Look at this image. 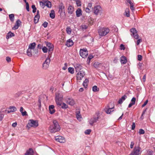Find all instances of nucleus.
Segmentation results:
<instances>
[{
    "label": "nucleus",
    "instance_id": "1",
    "mask_svg": "<svg viewBox=\"0 0 155 155\" xmlns=\"http://www.w3.org/2000/svg\"><path fill=\"white\" fill-rule=\"evenodd\" d=\"M53 124L49 128L50 132L52 133H55L59 131L61 127L57 120H53Z\"/></svg>",
    "mask_w": 155,
    "mask_h": 155
},
{
    "label": "nucleus",
    "instance_id": "2",
    "mask_svg": "<svg viewBox=\"0 0 155 155\" xmlns=\"http://www.w3.org/2000/svg\"><path fill=\"white\" fill-rule=\"evenodd\" d=\"M55 101L57 104L59 106H61V101L63 99V95L62 93H55Z\"/></svg>",
    "mask_w": 155,
    "mask_h": 155
},
{
    "label": "nucleus",
    "instance_id": "3",
    "mask_svg": "<svg viewBox=\"0 0 155 155\" xmlns=\"http://www.w3.org/2000/svg\"><path fill=\"white\" fill-rule=\"evenodd\" d=\"M38 125V121L37 120H34L33 119L29 120L28 123L27 125V127L30 128L31 127L36 128Z\"/></svg>",
    "mask_w": 155,
    "mask_h": 155
},
{
    "label": "nucleus",
    "instance_id": "4",
    "mask_svg": "<svg viewBox=\"0 0 155 155\" xmlns=\"http://www.w3.org/2000/svg\"><path fill=\"white\" fill-rule=\"evenodd\" d=\"M109 29L107 28H99L98 33L99 35L101 36H105L109 32Z\"/></svg>",
    "mask_w": 155,
    "mask_h": 155
},
{
    "label": "nucleus",
    "instance_id": "5",
    "mask_svg": "<svg viewBox=\"0 0 155 155\" xmlns=\"http://www.w3.org/2000/svg\"><path fill=\"white\" fill-rule=\"evenodd\" d=\"M100 115L99 114L96 113L95 115L93 117L91 118L89 121V124L91 126H93V124L97 122L99 119Z\"/></svg>",
    "mask_w": 155,
    "mask_h": 155
},
{
    "label": "nucleus",
    "instance_id": "6",
    "mask_svg": "<svg viewBox=\"0 0 155 155\" xmlns=\"http://www.w3.org/2000/svg\"><path fill=\"white\" fill-rule=\"evenodd\" d=\"M40 4L43 8L45 6L49 8L51 7V2L48 0H43L40 2Z\"/></svg>",
    "mask_w": 155,
    "mask_h": 155
},
{
    "label": "nucleus",
    "instance_id": "7",
    "mask_svg": "<svg viewBox=\"0 0 155 155\" xmlns=\"http://www.w3.org/2000/svg\"><path fill=\"white\" fill-rule=\"evenodd\" d=\"M140 148L139 147H135L130 155H139L140 153Z\"/></svg>",
    "mask_w": 155,
    "mask_h": 155
},
{
    "label": "nucleus",
    "instance_id": "8",
    "mask_svg": "<svg viewBox=\"0 0 155 155\" xmlns=\"http://www.w3.org/2000/svg\"><path fill=\"white\" fill-rule=\"evenodd\" d=\"M80 55L83 58H86L88 54V51L86 48L81 49L79 51Z\"/></svg>",
    "mask_w": 155,
    "mask_h": 155
},
{
    "label": "nucleus",
    "instance_id": "9",
    "mask_svg": "<svg viewBox=\"0 0 155 155\" xmlns=\"http://www.w3.org/2000/svg\"><path fill=\"white\" fill-rule=\"evenodd\" d=\"M46 46L48 48V53L49 54H51L53 52L54 49V45L51 43L48 42H45Z\"/></svg>",
    "mask_w": 155,
    "mask_h": 155
},
{
    "label": "nucleus",
    "instance_id": "10",
    "mask_svg": "<svg viewBox=\"0 0 155 155\" xmlns=\"http://www.w3.org/2000/svg\"><path fill=\"white\" fill-rule=\"evenodd\" d=\"M130 31L131 33V35L132 36H134V38L136 39H138L139 38V35L137 34V31L135 28H133L130 30Z\"/></svg>",
    "mask_w": 155,
    "mask_h": 155
},
{
    "label": "nucleus",
    "instance_id": "11",
    "mask_svg": "<svg viewBox=\"0 0 155 155\" xmlns=\"http://www.w3.org/2000/svg\"><path fill=\"white\" fill-rule=\"evenodd\" d=\"M85 75V72L83 71H79L77 74V79L81 80Z\"/></svg>",
    "mask_w": 155,
    "mask_h": 155
},
{
    "label": "nucleus",
    "instance_id": "12",
    "mask_svg": "<svg viewBox=\"0 0 155 155\" xmlns=\"http://www.w3.org/2000/svg\"><path fill=\"white\" fill-rule=\"evenodd\" d=\"M101 8L100 5H96L94 7V13L95 15H97L101 12Z\"/></svg>",
    "mask_w": 155,
    "mask_h": 155
},
{
    "label": "nucleus",
    "instance_id": "13",
    "mask_svg": "<svg viewBox=\"0 0 155 155\" xmlns=\"http://www.w3.org/2000/svg\"><path fill=\"white\" fill-rule=\"evenodd\" d=\"M55 140L57 142L61 143H64L65 142V140L63 137L61 136H57L55 137Z\"/></svg>",
    "mask_w": 155,
    "mask_h": 155
},
{
    "label": "nucleus",
    "instance_id": "14",
    "mask_svg": "<svg viewBox=\"0 0 155 155\" xmlns=\"http://www.w3.org/2000/svg\"><path fill=\"white\" fill-rule=\"evenodd\" d=\"M21 22L19 19H18L16 21V23L15 25L12 27V29L16 30L18 29L19 26L21 25Z\"/></svg>",
    "mask_w": 155,
    "mask_h": 155
},
{
    "label": "nucleus",
    "instance_id": "15",
    "mask_svg": "<svg viewBox=\"0 0 155 155\" xmlns=\"http://www.w3.org/2000/svg\"><path fill=\"white\" fill-rule=\"evenodd\" d=\"M59 11L58 13H64V6L62 3H61L59 5L58 7Z\"/></svg>",
    "mask_w": 155,
    "mask_h": 155
},
{
    "label": "nucleus",
    "instance_id": "16",
    "mask_svg": "<svg viewBox=\"0 0 155 155\" xmlns=\"http://www.w3.org/2000/svg\"><path fill=\"white\" fill-rule=\"evenodd\" d=\"M66 103L71 106H73L75 104L74 100L71 98H68L66 99Z\"/></svg>",
    "mask_w": 155,
    "mask_h": 155
},
{
    "label": "nucleus",
    "instance_id": "17",
    "mask_svg": "<svg viewBox=\"0 0 155 155\" xmlns=\"http://www.w3.org/2000/svg\"><path fill=\"white\" fill-rule=\"evenodd\" d=\"M10 110H6L5 111L7 113L12 112L17 110L16 108L14 106H10L9 108Z\"/></svg>",
    "mask_w": 155,
    "mask_h": 155
},
{
    "label": "nucleus",
    "instance_id": "18",
    "mask_svg": "<svg viewBox=\"0 0 155 155\" xmlns=\"http://www.w3.org/2000/svg\"><path fill=\"white\" fill-rule=\"evenodd\" d=\"M54 108V105H51L49 107V113L51 114H53L55 111Z\"/></svg>",
    "mask_w": 155,
    "mask_h": 155
},
{
    "label": "nucleus",
    "instance_id": "19",
    "mask_svg": "<svg viewBox=\"0 0 155 155\" xmlns=\"http://www.w3.org/2000/svg\"><path fill=\"white\" fill-rule=\"evenodd\" d=\"M74 67L75 68L76 72L79 71L82 69V67L81 65L79 64H75Z\"/></svg>",
    "mask_w": 155,
    "mask_h": 155
},
{
    "label": "nucleus",
    "instance_id": "20",
    "mask_svg": "<svg viewBox=\"0 0 155 155\" xmlns=\"http://www.w3.org/2000/svg\"><path fill=\"white\" fill-rule=\"evenodd\" d=\"M34 153L33 149L30 148L26 151L25 154V155H33Z\"/></svg>",
    "mask_w": 155,
    "mask_h": 155
},
{
    "label": "nucleus",
    "instance_id": "21",
    "mask_svg": "<svg viewBox=\"0 0 155 155\" xmlns=\"http://www.w3.org/2000/svg\"><path fill=\"white\" fill-rule=\"evenodd\" d=\"M127 98V96L126 95H124L120 98L118 101V103L119 104H121L122 103L123 101H124Z\"/></svg>",
    "mask_w": 155,
    "mask_h": 155
},
{
    "label": "nucleus",
    "instance_id": "22",
    "mask_svg": "<svg viewBox=\"0 0 155 155\" xmlns=\"http://www.w3.org/2000/svg\"><path fill=\"white\" fill-rule=\"evenodd\" d=\"M74 43L72 40L71 39H68L67 41L66 45L68 47L72 46L73 45Z\"/></svg>",
    "mask_w": 155,
    "mask_h": 155
},
{
    "label": "nucleus",
    "instance_id": "23",
    "mask_svg": "<svg viewBox=\"0 0 155 155\" xmlns=\"http://www.w3.org/2000/svg\"><path fill=\"white\" fill-rule=\"evenodd\" d=\"M120 61L121 64H125L127 62V59L126 57L122 56L120 58Z\"/></svg>",
    "mask_w": 155,
    "mask_h": 155
},
{
    "label": "nucleus",
    "instance_id": "24",
    "mask_svg": "<svg viewBox=\"0 0 155 155\" xmlns=\"http://www.w3.org/2000/svg\"><path fill=\"white\" fill-rule=\"evenodd\" d=\"M74 8L71 5L69 6L68 8V13L69 14H72L74 10Z\"/></svg>",
    "mask_w": 155,
    "mask_h": 155
},
{
    "label": "nucleus",
    "instance_id": "25",
    "mask_svg": "<svg viewBox=\"0 0 155 155\" xmlns=\"http://www.w3.org/2000/svg\"><path fill=\"white\" fill-rule=\"evenodd\" d=\"M76 16L77 17H79L82 15V11L81 9L78 8L76 12Z\"/></svg>",
    "mask_w": 155,
    "mask_h": 155
},
{
    "label": "nucleus",
    "instance_id": "26",
    "mask_svg": "<svg viewBox=\"0 0 155 155\" xmlns=\"http://www.w3.org/2000/svg\"><path fill=\"white\" fill-rule=\"evenodd\" d=\"M36 46V43L35 42L31 43L29 44L28 46V48L34 50Z\"/></svg>",
    "mask_w": 155,
    "mask_h": 155
},
{
    "label": "nucleus",
    "instance_id": "27",
    "mask_svg": "<svg viewBox=\"0 0 155 155\" xmlns=\"http://www.w3.org/2000/svg\"><path fill=\"white\" fill-rule=\"evenodd\" d=\"M14 36H15V34L14 33L11 31H9L6 35V38L8 39Z\"/></svg>",
    "mask_w": 155,
    "mask_h": 155
},
{
    "label": "nucleus",
    "instance_id": "28",
    "mask_svg": "<svg viewBox=\"0 0 155 155\" xmlns=\"http://www.w3.org/2000/svg\"><path fill=\"white\" fill-rule=\"evenodd\" d=\"M32 49L28 48L27 51V54L29 57H31L32 56Z\"/></svg>",
    "mask_w": 155,
    "mask_h": 155
},
{
    "label": "nucleus",
    "instance_id": "29",
    "mask_svg": "<svg viewBox=\"0 0 155 155\" xmlns=\"http://www.w3.org/2000/svg\"><path fill=\"white\" fill-rule=\"evenodd\" d=\"M50 17L52 19H54L55 17V12L54 10H52L51 11V13H50Z\"/></svg>",
    "mask_w": 155,
    "mask_h": 155
},
{
    "label": "nucleus",
    "instance_id": "30",
    "mask_svg": "<svg viewBox=\"0 0 155 155\" xmlns=\"http://www.w3.org/2000/svg\"><path fill=\"white\" fill-rule=\"evenodd\" d=\"M88 80L87 79H86L84 81L83 85L84 88H87V87L88 85Z\"/></svg>",
    "mask_w": 155,
    "mask_h": 155
},
{
    "label": "nucleus",
    "instance_id": "31",
    "mask_svg": "<svg viewBox=\"0 0 155 155\" xmlns=\"http://www.w3.org/2000/svg\"><path fill=\"white\" fill-rule=\"evenodd\" d=\"M76 117L77 119L78 120H79L81 118V116L80 114V112L79 110L77 111L76 112Z\"/></svg>",
    "mask_w": 155,
    "mask_h": 155
},
{
    "label": "nucleus",
    "instance_id": "32",
    "mask_svg": "<svg viewBox=\"0 0 155 155\" xmlns=\"http://www.w3.org/2000/svg\"><path fill=\"white\" fill-rule=\"evenodd\" d=\"M114 108V107L112 108H109L108 109H106L105 110V112L107 114H110V112L114 111V110H111Z\"/></svg>",
    "mask_w": 155,
    "mask_h": 155
},
{
    "label": "nucleus",
    "instance_id": "33",
    "mask_svg": "<svg viewBox=\"0 0 155 155\" xmlns=\"http://www.w3.org/2000/svg\"><path fill=\"white\" fill-rule=\"evenodd\" d=\"M40 15H36L34 17V22L35 24L37 23L40 18Z\"/></svg>",
    "mask_w": 155,
    "mask_h": 155
},
{
    "label": "nucleus",
    "instance_id": "34",
    "mask_svg": "<svg viewBox=\"0 0 155 155\" xmlns=\"http://www.w3.org/2000/svg\"><path fill=\"white\" fill-rule=\"evenodd\" d=\"M9 16L10 21L12 22H13L15 18L14 14H10L9 15Z\"/></svg>",
    "mask_w": 155,
    "mask_h": 155
},
{
    "label": "nucleus",
    "instance_id": "35",
    "mask_svg": "<svg viewBox=\"0 0 155 155\" xmlns=\"http://www.w3.org/2000/svg\"><path fill=\"white\" fill-rule=\"evenodd\" d=\"M49 64L47 63H43L42 65V68L44 69H47L49 67Z\"/></svg>",
    "mask_w": 155,
    "mask_h": 155
},
{
    "label": "nucleus",
    "instance_id": "36",
    "mask_svg": "<svg viewBox=\"0 0 155 155\" xmlns=\"http://www.w3.org/2000/svg\"><path fill=\"white\" fill-rule=\"evenodd\" d=\"M68 71L71 74H73L74 73V69L72 67H69L68 68Z\"/></svg>",
    "mask_w": 155,
    "mask_h": 155
},
{
    "label": "nucleus",
    "instance_id": "37",
    "mask_svg": "<svg viewBox=\"0 0 155 155\" xmlns=\"http://www.w3.org/2000/svg\"><path fill=\"white\" fill-rule=\"evenodd\" d=\"M60 14V17L63 19H64L65 18V12H64V13H59Z\"/></svg>",
    "mask_w": 155,
    "mask_h": 155
},
{
    "label": "nucleus",
    "instance_id": "38",
    "mask_svg": "<svg viewBox=\"0 0 155 155\" xmlns=\"http://www.w3.org/2000/svg\"><path fill=\"white\" fill-rule=\"evenodd\" d=\"M66 32L68 34H71V29L69 27H67L66 29Z\"/></svg>",
    "mask_w": 155,
    "mask_h": 155
},
{
    "label": "nucleus",
    "instance_id": "39",
    "mask_svg": "<svg viewBox=\"0 0 155 155\" xmlns=\"http://www.w3.org/2000/svg\"><path fill=\"white\" fill-rule=\"evenodd\" d=\"M99 88L96 85L92 87V91L94 92L98 91H99Z\"/></svg>",
    "mask_w": 155,
    "mask_h": 155
},
{
    "label": "nucleus",
    "instance_id": "40",
    "mask_svg": "<svg viewBox=\"0 0 155 155\" xmlns=\"http://www.w3.org/2000/svg\"><path fill=\"white\" fill-rule=\"evenodd\" d=\"M61 107L63 109H66L68 107V105L64 103H63L62 104L61 103Z\"/></svg>",
    "mask_w": 155,
    "mask_h": 155
},
{
    "label": "nucleus",
    "instance_id": "41",
    "mask_svg": "<svg viewBox=\"0 0 155 155\" xmlns=\"http://www.w3.org/2000/svg\"><path fill=\"white\" fill-rule=\"evenodd\" d=\"M101 64L100 63H99L98 62H95L94 64V66L95 68H97L99 67V65Z\"/></svg>",
    "mask_w": 155,
    "mask_h": 155
},
{
    "label": "nucleus",
    "instance_id": "42",
    "mask_svg": "<svg viewBox=\"0 0 155 155\" xmlns=\"http://www.w3.org/2000/svg\"><path fill=\"white\" fill-rule=\"evenodd\" d=\"M31 8L33 9L32 12L33 13H35L36 12V8L35 7V6L34 5H33L31 6Z\"/></svg>",
    "mask_w": 155,
    "mask_h": 155
},
{
    "label": "nucleus",
    "instance_id": "43",
    "mask_svg": "<svg viewBox=\"0 0 155 155\" xmlns=\"http://www.w3.org/2000/svg\"><path fill=\"white\" fill-rule=\"evenodd\" d=\"M125 12L126 13V15L127 17L130 16V13L129 12V9H126L125 10Z\"/></svg>",
    "mask_w": 155,
    "mask_h": 155
},
{
    "label": "nucleus",
    "instance_id": "44",
    "mask_svg": "<svg viewBox=\"0 0 155 155\" xmlns=\"http://www.w3.org/2000/svg\"><path fill=\"white\" fill-rule=\"evenodd\" d=\"M139 133L140 134H143L145 133L144 130L142 129H140L139 130Z\"/></svg>",
    "mask_w": 155,
    "mask_h": 155
},
{
    "label": "nucleus",
    "instance_id": "45",
    "mask_svg": "<svg viewBox=\"0 0 155 155\" xmlns=\"http://www.w3.org/2000/svg\"><path fill=\"white\" fill-rule=\"evenodd\" d=\"M75 1L76 2V4L77 6H81V1L78 0H76Z\"/></svg>",
    "mask_w": 155,
    "mask_h": 155
},
{
    "label": "nucleus",
    "instance_id": "46",
    "mask_svg": "<svg viewBox=\"0 0 155 155\" xmlns=\"http://www.w3.org/2000/svg\"><path fill=\"white\" fill-rule=\"evenodd\" d=\"M50 62V59L48 58H47L45 60V62H44L43 63H47L48 64H49Z\"/></svg>",
    "mask_w": 155,
    "mask_h": 155
},
{
    "label": "nucleus",
    "instance_id": "47",
    "mask_svg": "<svg viewBox=\"0 0 155 155\" xmlns=\"http://www.w3.org/2000/svg\"><path fill=\"white\" fill-rule=\"evenodd\" d=\"M42 50L43 52L46 53L48 52V49L46 47L44 46L42 48Z\"/></svg>",
    "mask_w": 155,
    "mask_h": 155
},
{
    "label": "nucleus",
    "instance_id": "48",
    "mask_svg": "<svg viewBox=\"0 0 155 155\" xmlns=\"http://www.w3.org/2000/svg\"><path fill=\"white\" fill-rule=\"evenodd\" d=\"M91 130L90 129H88L86 130L84 132L85 134H89L91 132Z\"/></svg>",
    "mask_w": 155,
    "mask_h": 155
},
{
    "label": "nucleus",
    "instance_id": "49",
    "mask_svg": "<svg viewBox=\"0 0 155 155\" xmlns=\"http://www.w3.org/2000/svg\"><path fill=\"white\" fill-rule=\"evenodd\" d=\"M26 5V9L29 12V5L28 2H25Z\"/></svg>",
    "mask_w": 155,
    "mask_h": 155
},
{
    "label": "nucleus",
    "instance_id": "50",
    "mask_svg": "<svg viewBox=\"0 0 155 155\" xmlns=\"http://www.w3.org/2000/svg\"><path fill=\"white\" fill-rule=\"evenodd\" d=\"M142 56L141 55L139 54L137 55V60L139 61H141L142 59Z\"/></svg>",
    "mask_w": 155,
    "mask_h": 155
},
{
    "label": "nucleus",
    "instance_id": "51",
    "mask_svg": "<svg viewBox=\"0 0 155 155\" xmlns=\"http://www.w3.org/2000/svg\"><path fill=\"white\" fill-rule=\"evenodd\" d=\"M48 23L47 22L45 21L42 24V25L44 27V28H46L47 27Z\"/></svg>",
    "mask_w": 155,
    "mask_h": 155
},
{
    "label": "nucleus",
    "instance_id": "52",
    "mask_svg": "<svg viewBox=\"0 0 155 155\" xmlns=\"http://www.w3.org/2000/svg\"><path fill=\"white\" fill-rule=\"evenodd\" d=\"M120 49L121 50H124L125 49V47H124V45L122 44L120 45Z\"/></svg>",
    "mask_w": 155,
    "mask_h": 155
},
{
    "label": "nucleus",
    "instance_id": "53",
    "mask_svg": "<svg viewBox=\"0 0 155 155\" xmlns=\"http://www.w3.org/2000/svg\"><path fill=\"white\" fill-rule=\"evenodd\" d=\"M136 98L134 97H133L131 100V103H134L135 104V103Z\"/></svg>",
    "mask_w": 155,
    "mask_h": 155
},
{
    "label": "nucleus",
    "instance_id": "54",
    "mask_svg": "<svg viewBox=\"0 0 155 155\" xmlns=\"http://www.w3.org/2000/svg\"><path fill=\"white\" fill-rule=\"evenodd\" d=\"M127 2L129 3L130 5H131L133 4V1H132L131 0H126Z\"/></svg>",
    "mask_w": 155,
    "mask_h": 155
},
{
    "label": "nucleus",
    "instance_id": "55",
    "mask_svg": "<svg viewBox=\"0 0 155 155\" xmlns=\"http://www.w3.org/2000/svg\"><path fill=\"white\" fill-rule=\"evenodd\" d=\"M21 113L23 116H25L27 115V112L25 111L24 112L23 111V112H21Z\"/></svg>",
    "mask_w": 155,
    "mask_h": 155
},
{
    "label": "nucleus",
    "instance_id": "56",
    "mask_svg": "<svg viewBox=\"0 0 155 155\" xmlns=\"http://www.w3.org/2000/svg\"><path fill=\"white\" fill-rule=\"evenodd\" d=\"M92 3H89L88 4L87 7L91 9H93V8L92 7Z\"/></svg>",
    "mask_w": 155,
    "mask_h": 155
},
{
    "label": "nucleus",
    "instance_id": "57",
    "mask_svg": "<svg viewBox=\"0 0 155 155\" xmlns=\"http://www.w3.org/2000/svg\"><path fill=\"white\" fill-rule=\"evenodd\" d=\"M38 102L39 103L38 104V107L40 108L41 106V100L40 99H38Z\"/></svg>",
    "mask_w": 155,
    "mask_h": 155
},
{
    "label": "nucleus",
    "instance_id": "58",
    "mask_svg": "<svg viewBox=\"0 0 155 155\" xmlns=\"http://www.w3.org/2000/svg\"><path fill=\"white\" fill-rule=\"evenodd\" d=\"M142 39H138L137 42V45H139L140 43L142 42Z\"/></svg>",
    "mask_w": 155,
    "mask_h": 155
},
{
    "label": "nucleus",
    "instance_id": "59",
    "mask_svg": "<svg viewBox=\"0 0 155 155\" xmlns=\"http://www.w3.org/2000/svg\"><path fill=\"white\" fill-rule=\"evenodd\" d=\"M135 125L134 122L132 123V126L131 127V129L132 130H134L135 128Z\"/></svg>",
    "mask_w": 155,
    "mask_h": 155
},
{
    "label": "nucleus",
    "instance_id": "60",
    "mask_svg": "<svg viewBox=\"0 0 155 155\" xmlns=\"http://www.w3.org/2000/svg\"><path fill=\"white\" fill-rule=\"evenodd\" d=\"M87 26L85 25H82V28L83 29H86L87 28Z\"/></svg>",
    "mask_w": 155,
    "mask_h": 155
},
{
    "label": "nucleus",
    "instance_id": "61",
    "mask_svg": "<svg viewBox=\"0 0 155 155\" xmlns=\"http://www.w3.org/2000/svg\"><path fill=\"white\" fill-rule=\"evenodd\" d=\"M148 100H147L144 103V104L142 105V107H144L147 103Z\"/></svg>",
    "mask_w": 155,
    "mask_h": 155
},
{
    "label": "nucleus",
    "instance_id": "62",
    "mask_svg": "<svg viewBox=\"0 0 155 155\" xmlns=\"http://www.w3.org/2000/svg\"><path fill=\"white\" fill-rule=\"evenodd\" d=\"M6 60L8 62L11 61V58L9 57H7L6 58Z\"/></svg>",
    "mask_w": 155,
    "mask_h": 155
},
{
    "label": "nucleus",
    "instance_id": "63",
    "mask_svg": "<svg viewBox=\"0 0 155 155\" xmlns=\"http://www.w3.org/2000/svg\"><path fill=\"white\" fill-rule=\"evenodd\" d=\"M4 117V115L3 114H0V121L2 120Z\"/></svg>",
    "mask_w": 155,
    "mask_h": 155
},
{
    "label": "nucleus",
    "instance_id": "64",
    "mask_svg": "<svg viewBox=\"0 0 155 155\" xmlns=\"http://www.w3.org/2000/svg\"><path fill=\"white\" fill-rule=\"evenodd\" d=\"M134 143L133 141H132L131 143V144L130 145V148L131 149H132L133 147V146L134 145Z\"/></svg>",
    "mask_w": 155,
    "mask_h": 155
}]
</instances>
